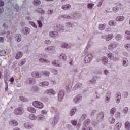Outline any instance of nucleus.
Instances as JSON below:
<instances>
[{"label": "nucleus", "mask_w": 130, "mask_h": 130, "mask_svg": "<svg viewBox=\"0 0 130 130\" xmlns=\"http://www.w3.org/2000/svg\"><path fill=\"white\" fill-rule=\"evenodd\" d=\"M32 105L36 108H38L39 109H42L44 107V105L41 102L35 101L32 103Z\"/></svg>", "instance_id": "1"}, {"label": "nucleus", "mask_w": 130, "mask_h": 130, "mask_svg": "<svg viewBox=\"0 0 130 130\" xmlns=\"http://www.w3.org/2000/svg\"><path fill=\"white\" fill-rule=\"evenodd\" d=\"M13 113L15 115H22L24 113V109L22 107L17 108L14 110Z\"/></svg>", "instance_id": "2"}, {"label": "nucleus", "mask_w": 130, "mask_h": 130, "mask_svg": "<svg viewBox=\"0 0 130 130\" xmlns=\"http://www.w3.org/2000/svg\"><path fill=\"white\" fill-rule=\"evenodd\" d=\"M58 118H59V113L58 112L56 113L55 116L52 119L51 124L53 126H55V125L57 124Z\"/></svg>", "instance_id": "3"}, {"label": "nucleus", "mask_w": 130, "mask_h": 130, "mask_svg": "<svg viewBox=\"0 0 130 130\" xmlns=\"http://www.w3.org/2000/svg\"><path fill=\"white\" fill-rule=\"evenodd\" d=\"M49 36L51 38H53L54 39H56L59 37V35L58 32L55 31H52L49 33Z\"/></svg>", "instance_id": "4"}, {"label": "nucleus", "mask_w": 130, "mask_h": 130, "mask_svg": "<svg viewBox=\"0 0 130 130\" xmlns=\"http://www.w3.org/2000/svg\"><path fill=\"white\" fill-rule=\"evenodd\" d=\"M104 120V112H100L96 116V120L98 121H102Z\"/></svg>", "instance_id": "5"}, {"label": "nucleus", "mask_w": 130, "mask_h": 130, "mask_svg": "<svg viewBox=\"0 0 130 130\" xmlns=\"http://www.w3.org/2000/svg\"><path fill=\"white\" fill-rule=\"evenodd\" d=\"M93 58V55L92 54H88L86 56H85L84 58V62L85 63H89L91 60H92Z\"/></svg>", "instance_id": "6"}, {"label": "nucleus", "mask_w": 130, "mask_h": 130, "mask_svg": "<svg viewBox=\"0 0 130 130\" xmlns=\"http://www.w3.org/2000/svg\"><path fill=\"white\" fill-rule=\"evenodd\" d=\"M31 76L32 78H36L37 79H38L39 78H41L42 77V75L39 73L38 71H34L31 73Z\"/></svg>", "instance_id": "7"}, {"label": "nucleus", "mask_w": 130, "mask_h": 130, "mask_svg": "<svg viewBox=\"0 0 130 130\" xmlns=\"http://www.w3.org/2000/svg\"><path fill=\"white\" fill-rule=\"evenodd\" d=\"M118 45H119V43L116 41H114L109 45V47H110L111 49H114V48H116Z\"/></svg>", "instance_id": "8"}, {"label": "nucleus", "mask_w": 130, "mask_h": 130, "mask_svg": "<svg viewBox=\"0 0 130 130\" xmlns=\"http://www.w3.org/2000/svg\"><path fill=\"white\" fill-rule=\"evenodd\" d=\"M71 123H72L74 126H76L77 129H80V127H81V122H78L77 124V121L73 120L71 121Z\"/></svg>", "instance_id": "9"}, {"label": "nucleus", "mask_w": 130, "mask_h": 130, "mask_svg": "<svg viewBox=\"0 0 130 130\" xmlns=\"http://www.w3.org/2000/svg\"><path fill=\"white\" fill-rule=\"evenodd\" d=\"M64 97V90H60L58 94V101L60 102L62 101L63 98Z\"/></svg>", "instance_id": "10"}, {"label": "nucleus", "mask_w": 130, "mask_h": 130, "mask_svg": "<svg viewBox=\"0 0 130 130\" xmlns=\"http://www.w3.org/2000/svg\"><path fill=\"white\" fill-rule=\"evenodd\" d=\"M25 83L26 85H34L35 84V79L32 78H28L25 81Z\"/></svg>", "instance_id": "11"}, {"label": "nucleus", "mask_w": 130, "mask_h": 130, "mask_svg": "<svg viewBox=\"0 0 130 130\" xmlns=\"http://www.w3.org/2000/svg\"><path fill=\"white\" fill-rule=\"evenodd\" d=\"M45 94H49L51 95H55L56 94V92L52 89H46L45 91Z\"/></svg>", "instance_id": "12"}, {"label": "nucleus", "mask_w": 130, "mask_h": 130, "mask_svg": "<svg viewBox=\"0 0 130 130\" xmlns=\"http://www.w3.org/2000/svg\"><path fill=\"white\" fill-rule=\"evenodd\" d=\"M55 46H48L45 48L44 51L46 52H49V51H52V50H55Z\"/></svg>", "instance_id": "13"}, {"label": "nucleus", "mask_w": 130, "mask_h": 130, "mask_svg": "<svg viewBox=\"0 0 130 130\" xmlns=\"http://www.w3.org/2000/svg\"><path fill=\"white\" fill-rule=\"evenodd\" d=\"M34 126L33 125V124L28 122L25 123L24 124V127L25 128H27V129H30L31 128L34 127Z\"/></svg>", "instance_id": "14"}, {"label": "nucleus", "mask_w": 130, "mask_h": 130, "mask_svg": "<svg viewBox=\"0 0 130 130\" xmlns=\"http://www.w3.org/2000/svg\"><path fill=\"white\" fill-rule=\"evenodd\" d=\"M30 28L26 27H23L21 30L22 33H23V34H24L25 35L29 34V33H30Z\"/></svg>", "instance_id": "15"}, {"label": "nucleus", "mask_w": 130, "mask_h": 130, "mask_svg": "<svg viewBox=\"0 0 130 130\" xmlns=\"http://www.w3.org/2000/svg\"><path fill=\"white\" fill-rule=\"evenodd\" d=\"M81 99H82V96L78 95L73 99V102L74 103H79L81 101Z\"/></svg>", "instance_id": "16"}, {"label": "nucleus", "mask_w": 130, "mask_h": 130, "mask_svg": "<svg viewBox=\"0 0 130 130\" xmlns=\"http://www.w3.org/2000/svg\"><path fill=\"white\" fill-rule=\"evenodd\" d=\"M115 99L116 103H120V99H121V94L120 93H116L115 95Z\"/></svg>", "instance_id": "17"}, {"label": "nucleus", "mask_w": 130, "mask_h": 130, "mask_svg": "<svg viewBox=\"0 0 130 130\" xmlns=\"http://www.w3.org/2000/svg\"><path fill=\"white\" fill-rule=\"evenodd\" d=\"M101 60L105 66H107L108 63V58L107 57H105V56H103L101 58Z\"/></svg>", "instance_id": "18"}, {"label": "nucleus", "mask_w": 130, "mask_h": 130, "mask_svg": "<svg viewBox=\"0 0 130 130\" xmlns=\"http://www.w3.org/2000/svg\"><path fill=\"white\" fill-rule=\"evenodd\" d=\"M106 54L109 59L114 60L115 58V54L111 52H109Z\"/></svg>", "instance_id": "19"}, {"label": "nucleus", "mask_w": 130, "mask_h": 130, "mask_svg": "<svg viewBox=\"0 0 130 130\" xmlns=\"http://www.w3.org/2000/svg\"><path fill=\"white\" fill-rule=\"evenodd\" d=\"M76 112H77V108L74 107L72 108L70 110V114H69L70 116H74Z\"/></svg>", "instance_id": "20"}, {"label": "nucleus", "mask_w": 130, "mask_h": 130, "mask_svg": "<svg viewBox=\"0 0 130 130\" xmlns=\"http://www.w3.org/2000/svg\"><path fill=\"white\" fill-rule=\"evenodd\" d=\"M58 57L60 59H63V60H67V56L63 53H60L58 54Z\"/></svg>", "instance_id": "21"}, {"label": "nucleus", "mask_w": 130, "mask_h": 130, "mask_svg": "<svg viewBox=\"0 0 130 130\" xmlns=\"http://www.w3.org/2000/svg\"><path fill=\"white\" fill-rule=\"evenodd\" d=\"M45 119V117L42 114L37 116V120L38 121H43Z\"/></svg>", "instance_id": "22"}, {"label": "nucleus", "mask_w": 130, "mask_h": 130, "mask_svg": "<svg viewBox=\"0 0 130 130\" xmlns=\"http://www.w3.org/2000/svg\"><path fill=\"white\" fill-rule=\"evenodd\" d=\"M122 125V123L121 122H118L114 127V130H120Z\"/></svg>", "instance_id": "23"}, {"label": "nucleus", "mask_w": 130, "mask_h": 130, "mask_svg": "<svg viewBox=\"0 0 130 130\" xmlns=\"http://www.w3.org/2000/svg\"><path fill=\"white\" fill-rule=\"evenodd\" d=\"M83 84L80 82H77L74 87V90H79L80 88H82Z\"/></svg>", "instance_id": "24"}, {"label": "nucleus", "mask_w": 130, "mask_h": 130, "mask_svg": "<svg viewBox=\"0 0 130 130\" xmlns=\"http://www.w3.org/2000/svg\"><path fill=\"white\" fill-rule=\"evenodd\" d=\"M56 30L58 32H63V26L61 25L58 24L56 26Z\"/></svg>", "instance_id": "25"}, {"label": "nucleus", "mask_w": 130, "mask_h": 130, "mask_svg": "<svg viewBox=\"0 0 130 130\" xmlns=\"http://www.w3.org/2000/svg\"><path fill=\"white\" fill-rule=\"evenodd\" d=\"M60 47H61V48H64L65 49H69V48H70L71 46L67 43H62L60 45Z\"/></svg>", "instance_id": "26"}, {"label": "nucleus", "mask_w": 130, "mask_h": 130, "mask_svg": "<svg viewBox=\"0 0 130 130\" xmlns=\"http://www.w3.org/2000/svg\"><path fill=\"white\" fill-rule=\"evenodd\" d=\"M9 124L11 125V126H17L19 123H18V121H17L15 120H12L9 122Z\"/></svg>", "instance_id": "27"}, {"label": "nucleus", "mask_w": 130, "mask_h": 130, "mask_svg": "<svg viewBox=\"0 0 130 130\" xmlns=\"http://www.w3.org/2000/svg\"><path fill=\"white\" fill-rule=\"evenodd\" d=\"M39 86H40V87H46L49 86V82L48 81H43L39 83Z\"/></svg>", "instance_id": "28"}, {"label": "nucleus", "mask_w": 130, "mask_h": 130, "mask_svg": "<svg viewBox=\"0 0 130 130\" xmlns=\"http://www.w3.org/2000/svg\"><path fill=\"white\" fill-rule=\"evenodd\" d=\"M108 24L111 27H115L117 25V22L114 20H110L109 21Z\"/></svg>", "instance_id": "29"}, {"label": "nucleus", "mask_w": 130, "mask_h": 130, "mask_svg": "<svg viewBox=\"0 0 130 130\" xmlns=\"http://www.w3.org/2000/svg\"><path fill=\"white\" fill-rule=\"evenodd\" d=\"M114 37L113 34H110L109 35H106V41H109V40H111Z\"/></svg>", "instance_id": "30"}, {"label": "nucleus", "mask_w": 130, "mask_h": 130, "mask_svg": "<svg viewBox=\"0 0 130 130\" xmlns=\"http://www.w3.org/2000/svg\"><path fill=\"white\" fill-rule=\"evenodd\" d=\"M123 38V36H122L120 34H117L115 37V39L117 41H120V40Z\"/></svg>", "instance_id": "31"}, {"label": "nucleus", "mask_w": 130, "mask_h": 130, "mask_svg": "<svg viewBox=\"0 0 130 130\" xmlns=\"http://www.w3.org/2000/svg\"><path fill=\"white\" fill-rule=\"evenodd\" d=\"M102 49L103 50H104L106 54H107L108 52H109V50H111V49L110 47H109V46H108V48L106 46H103Z\"/></svg>", "instance_id": "32"}, {"label": "nucleus", "mask_w": 130, "mask_h": 130, "mask_svg": "<svg viewBox=\"0 0 130 130\" xmlns=\"http://www.w3.org/2000/svg\"><path fill=\"white\" fill-rule=\"evenodd\" d=\"M27 111L31 113H36V109L32 107H29L27 108Z\"/></svg>", "instance_id": "33"}, {"label": "nucleus", "mask_w": 130, "mask_h": 130, "mask_svg": "<svg viewBox=\"0 0 130 130\" xmlns=\"http://www.w3.org/2000/svg\"><path fill=\"white\" fill-rule=\"evenodd\" d=\"M122 63L124 67H127L129 63L128 60L126 58H123L122 59Z\"/></svg>", "instance_id": "34"}, {"label": "nucleus", "mask_w": 130, "mask_h": 130, "mask_svg": "<svg viewBox=\"0 0 130 130\" xmlns=\"http://www.w3.org/2000/svg\"><path fill=\"white\" fill-rule=\"evenodd\" d=\"M39 61L40 62H42V63H49L50 62V61H48V60L46 59H43L42 58L39 59Z\"/></svg>", "instance_id": "35"}, {"label": "nucleus", "mask_w": 130, "mask_h": 130, "mask_svg": "<svg viewBox=\"0 0 130 130\" xmlns=\"http://www.w3.org/2000/svg\"><path fill=\"white\" fill-rule=\"evenodd\" d=\"M29 118L30 120H37V116L34 114H30L29 116Z\"/></svg>", "instance_id": "36"}, {"label": "nucleus", "mask_w": 130, "mask_h": 130, "mask_svg": "<svg viewBox=\"0 0 130 130\" xmlns=\"http://www.w3.org/2000/svg\"><path fill=\"white\" fill-rule=\"evenodd\" d=\"M15 39L17 42H21V41L22 40V35L20 34H17L15 37Z\"/></svg>", "instance_id": "37"}, {"label": "nucleus", "mask_w": 130, "mask_h": 130, "mask_svg": "<svg viewBox=\"0 0 130 130\" xmlns=\"http://www.w3.org/2000/svg\"><path fill=\"white\" fill-rule=\"evenodd\" d=\"M124 16H118V17H116V20L118 22H122L123 20H124Z\"/></svg>", "instance_id": "38"}, {"label": "nucleus", "mask_w": 130, "mask_h": 130, "mask_svg": "<svg viewBox=\"0 0 130 130\" xmlns=\"http://www.w3.org/2000/svg\"><path fill=\"white\" fill-rule=\"evenodd\" d=\"M106 27V24L99 25V30H101V31H103L104 30H105Z\"/></svg>", "instance_id": "39"}, {"label": "nucleus", "mask_w": 130, "mask_h": 130, "mask_svg": "<svg viewBox=\"0 0 130 130\" xmlns=\"http://www.w3.org/2000/svg\"><path fill=\"white\" fill-rule=\"evenodd\" d=\"M23 56V53L21 52H18L15 56L16 59H20Z\"/></svg>", "instance_id": "40"}, {"label": "nucleus", "mask_w": 130, "mask_h": 130, "mask_svg": "<svg viewBox=\"0 0 130 130\" xmlns=\"http://www.w3.org/2000/svg\"><path fill=\"white\" fill-rule=\"evenodd\" d=\"M71 7L70 4L64 5L61 7V9L62 10H69V9H71Z\"/></svg>", "instance_id": "41"}, {"label": "nucleus", "mask_w": 130, "mask_h": 130, "mask_svg": "<svg viewBox=\"0 0 130 130\" xmlns=\"http://www.w3.org/2000/svg\"><path fill=\"white\" fill-rule=\"evenodd\" d=\"M35 11L36 13H40V14H43L44 13V10L42 9V8H37Z\"/></svg>", "instance_id": "42"}, {"label": "nucleus", "mask_w": 130, "mask_h": 130, "mask_svg": "<svg viewBox=\"0 0 130 130\" xmlns=\"http://www.w3.org/2000/svg\"><path fill=\"white\" fill-rule=\"evenodd\" d=\"M52 63L53 66H55V67H60V64H59V61L58 60H54Z\"/></svg>", "instance_id": "43"}, {"label": "nucleus", "mask_w": 130, "mask_h": 130, "mask_svg": "<svg viewBox=\"0 0 130 130\" xmlns=\"http://www.w3.org/2000/svg\"><path fill=\"white\" fill-rule=\"evenodd\" d=\"M72 87H73V84L71 83L68 84L66 86L67 91H68V92L71 91V90H72Z\"/></svg>", "instance_id": "44"}, {"label": "nucleus", "mask_w": 130, "mask_h": 130, "mask_svg": "<svg viewBox=\"0 0 130 130\" xmlns=\"http://www.w3.org/2000/svg\"><path fill=\"white\" fill-rule=\"evenodd\" d=\"M128 107H125L123 109V114H124L125 115H126V114H127V113H128Z\"/></svg>", "instance_id": "45"}, {"label": "nucleus", "mask_w": 130, "mask_h": 130, "mask_svg": "<svg viewBox=\"0 0 130 130\" xmlns=\"http://www.w3.org/2000/svg\"><path fill=\"white\" fill-rule=\"evenodd\" d=\"M125 128L126 130H130V123H129V122H125Z\"/></svg>", "instance_id": "46"}, {"label": "nucleus", "mask_w": 130, "mask_h": 130, "mask_svg": "<svg viewBox=\"0 0 130 130\" xmlns=\"http://www.w3.org/2000/svg\"><path fill=\"white\" fill-rule=\"evenodd\" d=\"M19 99L20 100H21V101H22L23 102H26V101H28V99L23 96H20Z\"/></svg>", "instance_id": "47"}, {"label": "nucleus", "mask_w": 130, "mask_h": 130, "mask_svg": "<svg viewBox=\"0 0 130 130\" xmlns=\"http://www.w3.org/2000/svg\"><path fill=\"white\" fill-rule=\"evenodd\" d=\"M109 120L110 123H111L112 124H113V123H115V119L112 116L109 118Z\"/></svg>", "instance_id": "48"}, {"label": "nucleus", "mask_w": 130, "mask_h": 130, "mask_svg": "<svg viewBox=\"0 0 130 130\" xmlns=\"http://www.w3.org/2000/svg\"><path fill=\"white\" fill-rule=\"evenodd\" d=\"M41 4V2L40 0H34V5L35 6H39Z\"/></svg>", "instance_id": "49"}, {"label": "nucleus", "mask_w": 130, "mask_h": 130, "mask_svg": "<svg viewBox=\"0 0 130 130\" xmlns=\"http://www.w3.org/2000/svg\"><path fill=\"white\" fill-rule=\"evenodd\" d=\"M42 73L46 76V77H49V75H50V72L47 71H43Z\"/></svg>", "instance_id": "50"}, {"label": "nucleus", "mask_w": 130, "mask_h": 130, "mask_svg": "<svg viewBox=\"0 0 130 130\" xmlns=\"http://www.w3.org/2000/svg\"><path fill=\"white\" fill-rule=\"evenodd\" d=\"M63 18H64V19H72V16L69 14H63L62 15Z\"/></svg>", "instance_id": "51"}, {"label": "nucleus", "mask_w": 130, "mask_h": 130, "mask_svg": "<svg viewBox=\"0 0 130 130\" xmlns=\"http://www.w3.org/2000/svg\"><path fill=\"white\" fill-rule=\"evenodd\" d=\"M94 5L91 3H88L87 4V8L89 9V10H91V9L93 8V7H94Z\"/></svg>", "instance_id": "52"}, {"label": "nucleus", "mask_w": 130, "mask_h": 130, "mask_svg": "<svg viewBox=\"0 0 130 130\" xmlns=\"http://www.w3.org/2000/svg\"><path fill=\"white\" fill-rule=\"evenodd\" d=\"M29 23L30 25H31V26H32L34 28L37 29V25L35 24V23L32 21H29Z\"/></svg>", "instance_id": "53"}, {"label": "nucleus", "mask_w": 130, "mask_h": 130, "mask_svg": "<svg viewBox=\"0 0 130 130\" xmlns=\"http://www.w3.org/2000/svg\"><path fill=\"white\" fill-rule=\"evenodd\" d=\"M115 112H116V108H115V107L112 108L110 110V113H111V114H114Z\"/></svg>", "instance_id": "54"}, {"label": "nucleus", "mask_w": 130, "mask_h": 130, "mask_svg": "<svg viewBox=\"0 0 130 130\" xmlns=\"http://www.w3.org/2000/svg\"><path fill=\"white\" fill-rule=\"evenodd\" d=\"M88 124H90V120L87 119L84 122V125L85 126H88Z\"/></svg>", "instance_id": "55"}, {"label": "nucleus", "mask_w": 130, "mask_h": 130, "mask_svg": "<svg viewBox=\"0 0 130 130\" xmlns=\"http://www.w3.org/2000/svg\"><path fill=\"white\" fill-rule=\"evenodd\" d=\"M7 53L5 51H0V56H5L6 55Z\"/></svg>", "instance_id": "56"}, {"label": "nucleus", "mask_w": 130, "mask_h": 130, "mask_svg": "<svg viewBox=\"0 0 130 130\" xmlns=\"http://www.w3.org/2000/svg\"><path fill=\"white\" fill-rule=\"evenodd\" d=\"M73 24L72 22H68L66 24V26L68 27V28H71L73 27Z\"/></svg>", "instance_id": "57"}, {"label": "nucleus", "mask_w": 130, "mask_h": 130, "mask_svg": "<svg viewBox=\"0 0 130 130\" xmlns=\"http://www.w3.org/2000/svg\"><path fill=\"white\" fill-rule=\"evenodd\" d=\"M124 47L127 50H130V44H126L125 45Z\"/></svg>", "instance_id": "58"}, {"label": "nucleus", "mask_w": 130, "mask_h": 130, "mask_svg": "<svg viewBox=\"0 0 130 130\" xmlns=\"http://www.w3.org/2000/svg\"><path fill=\"white\" fill-rule=\"evenodd\" d=\"M106 97H107L108 98H111V92L110 91H108L106 95Z\"/></svg>", "instance_id": "59"}, {"label": "nucleus", "mask_w": 130, "mask_h": 130, "mask_svg": "<svg viewBox=\"0 0 130 130\" xmlns=\"http://www.w3.org/2000/svg\"><path fill=\"white\" fill-rule=\"evenodd\" d=\"M41 113H42L43 115H46L47 114V111L46 110H41Z\"/></svg>", "instance_id": "60"}, {"label": "nucleus", "mask_w": 130, "mask_h": 130, "mask_svg": "<svg viewBox=\"0 0 130 130\" xmlns=\"http://www.w3.org/2000/svg\"><path fill=\"white\" fill-rule=\"evenodd\" d=\"M119 10V8L118 7H114L113 8V12H114V13H117Z\"/></svg>", "instance_id": "61"}, {"label": "nucleus", "mask_w": 130, "mask_h": 130, "mask_svg": "<svg viewBox=\"0 0 130 130\" xmlns=\"http://www.w3.org/2000/svg\"><path fill=\"white\" fill-rule=\"evenodd\" d=\"M89 82H90V84H92V85H94V84H96V80H95V79H91L89 81Z\"/></svg>", "instance_id": "62"}, {"label": "nucleus", "mask_w": 130, "mask_h": 130, "mask_svg": "<svg viewBox=\"0 0 130 130\" xmlns=\"http://www.w3.org/2000/svg\"><path fill=\"white\" fill-rule=\"evenodd\" d=\"M123 96L124 98H127V96H128V92H124L123 93Z\"/></svg>", "instance_id": "63"}, {"label": "nucleus", "mask_w": 130, "mask_h": 130, "mask_svg": "<svg viewBox=\"0 0 130 130\" xmlns=\"http://www.w3.org/2000/svg\"><path fill=\"white\" fill-rule=\"evenodd\" d=\"M67 128L69 130H72L73 129V126L71 125H67Z\"/></svg>", "instance_id": "64"}]
</instances>
